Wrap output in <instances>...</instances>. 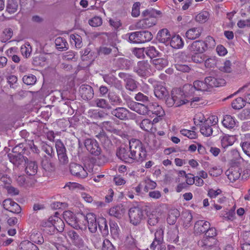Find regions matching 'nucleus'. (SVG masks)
I'll use <instances>...</instances> for the list:
<instances>
[{"instance_id": "8", "label": "nucleus", "mask_w": 250, "mask_h": 250, "mask_svg": "<svg viewBox=\"0 0 250 250\" xmlns=\"http://www.w3.org/2000/svg\"><path fill=\"white\" fill-rule=\"evenodd\" d=\"M21 145L15 146L13 149V153L8 154L10 161L16 166H19L25 162L24 157L21 154V152H20L19 149Z\"/></svg>"}, {"instance_id": "25", "label": "nucleus", "mask_w": 250, "mask_h": 250, "mask_svg": "<svg viewBox=\"0 0 250 250\" xmlns=\"http://www.w3.org/2000/svg\"><path fill=\"white\" fill-rule=\"evenodd\" d=\"M215 238H210L204 236L203 238L198 242V245L204 249H210L216 244Z\"/></svg>"}, {"instance_id": "5", "label": "nucleus", "mask_w": 250, "mask_h": 250, "mask_svg": "<svg viewBox=\"0 0 250 250\" xmlns=\"http://www.w3.org/2000/svg\"><path fill=\"white\" fill-rule=\"evenodd\" d=\"M130 222L134 226L139 224L145 218V211L141 207H134L128 211Z\"/></svg>"}, {"instance_id": "11", "label": "nucleus", "mask_w": 250, "mask_h": 250, "mask_svg": "<svg viewBox=\"0 0 250 250\" xmlns=\"http://www.w3.org/2000/svg\"><path fill=\"white\" fill-rule=\"evenodd\" d=\"M84 146L86 149L92 154L98 156L101 153V148L95 140L92 139H86L84 142Z\"/></svg>"}, {"instance_id": "1", "label": "nucleus", "mask_w": 250, "mask_h": 250, "mask_svg": "<svg viewBox=\"0 0 250 250\" xmlns=\"http://www.w3.org/2000/svg\"><path fill=\"white\" fill-rule=\"evenodd\" d=\"M131 155L134 160L142 162L146 159L147 152L142 143L139 140L132 139L129 141Z\"/></svg>"}, {"instance_id": "15", "label": "nucleus", "mask_w": 250, "mask_h": 250, "mask_svg": "<svg viewBox=\"0 0 250 250\" xmlns=\"http://www.w3.org/2000/svg\"><path fill=\"white\" fill-rule=\"evenodd\" d=\"M117 156L125 163L131 164L134 162V159L131 155V151H128L125 147H121L117 152Z\"/></svg>"}, {"instance_id": "36", "label": "nucleus", "mask_w": 250, "mask_h": 250, "mask_svg": "<svg viewBox=\"0 0 250 250\" xmlns=\"http://www.w3.org/2000/svg\"><path fill=\"white\" fill-rule=\"evenodd\" d=\"M154 93L157 98L162 99L167 95V91L164 86L160 83L159 85L155 86Z\"/></svg>"}, {"instance_id": "27", "label": "nucleus", "mask_w": 250, "mask_h": 250, "mask_svg": "<svg viewBox=\"0 0 250 250\" xmlns=\"http://www.w3.org/2000/svg\"><path fill=\"white\" fill-rule=\"evenodd\" d=\"M157 40L162 43H168L171 39V35L167 29L160 30L157 35Z\"/></svg>"}, {"instance_id": "55", "label": "nucleus", "mask_w": 250, "mask_h": 250, "mask_svg": "<svg viewBox=\"0 0 250 250\" xmlns=\"http://www.w3.org/2000/svg\"><path fill=\"white\" fill-rule=\"evenodd\" d=\"M21 51L23 56L27 58L30 56L32 52L31 46L29 43H26L25 45L21 46Z\"/></svg>"}, {"instance_id": "13", "label": "nucleus", "mask_w": 250, "mask_h": 250, "mask_svg": "<svg viewBox=\"0 0 250 250\" xmlns=\"http://www.w3.org/2000/svg\"><path fill=\"white\" fill-rule=\"evenodd\" d=\"M157 23V19L153 17H148L137 22L135 26L136 29H146L153 26Z\"/></svg>"}, {"instance_id": "41", "label": "nucleus", "mask_w": 250, "mask_h": 250, "mask_svg": "<svg viewBox=\"0 0 250 250\" xmlns=\"http://www.w3.org/2000/svg\"><path fill=\"white\" fill-rule=\"evenodd\" d=\"M180 213L177 209L171 210L168 214L167 218V222L169 225H173L176 222L177 218L179 216Z\"/></svg>"}, {"instance_id": "63", "label": "nucleus", "mask_w": 250, "mask_h": 250, "mask_svg": "<svg viewBox=\"0 0 250 250\" xmlns=\"http://www.w3.org/2000/svg\"><path fill=\"white\" fill-rule=\"evenodd\" d=\"M195 54L192 56V60L196 63H201L205 60V55L203 53H194Z\"/></svg>"}, {"instance_id": "50", "label": "nucleus", "mask_w": 250, "mask_h": 250, "mask_svg": "<svg viewBox=\"0 0 250 250\" xmlns=\"http://www.w3.org/2000/svg\"><path fill=\"white\" fill-rule=\"evenodd\" d=\"M240 146L243 152L250 157V141L242 140L240 143Z\"/></svg>"}, {"instance_id": "44", "label": "nucleus", "mask_w": 250, "mask_h": 250, "mask_svg": "<svg viewBox=\"0 0 250 250\" xmlns=\"http://www.w3.org/2000/svg\"><path fill=\"white\" fill-rule=\"evenodd\" d=\"M153 64L157 69L160 70L167 65L168 62L165 59L158 58L153 60Z\"/></svg>"}, {"instance_id": "64", "label": "nucleus", "mask_w": 250, "mask_h": 250, "mask_svg": "<svg viewBox=\"0 0 250 250\" xmlns=\"http://www.w3.org/2000/svg\"><path fill=\"white\" fill-rule=\"evenodd\" d=\"M103 78L106 83L110 85H112L117 79V78L111 74L103 75Z\"/></svg>"}, {"instance_id": "30", "label": "nucleus", "mask_w": 250, "mask_h": 250, "mask_svg": "<svg viewBox=\"0 0 250 250\" xmlns=\"http://www.w3.org/2000/svg\"><path fill=\"white\" fill-rule=\"evenodd\" d=\"M103 126L106 130L115 134L122 136L123 132L119 128H116L114 123L110 121H105L103 123Z\"/></svg>"}, {"instance_id": "60", "label": "nucleus", "mask_w": 250, "mask_h": 250, "mask_svg": "<svg viewBox=\"0 0 250 250\" xmlns=\"http://www.w3.org/2000/svg\"><path fill=\"white\" fill-rule=\"evenodd\" d=\"M141 4L139 2H135L132 8L131 15L133 17H138L140 14V7Z\"/></svg>"}, {"instance_id": "31", "label": "nucleus", "mask_w": 250, "mask_h": 250, "mask_svg": "<svg viewBox=\"0 0 250 250\" xmlns=\"http://www.w3.org/2000/svg\"><path fill=\"white\" fill-rule=\"evenodd\" d=\"M202 30L199 27L191 28L186 32V36L188 39L195 40L200 36Z\"/></svg>"}, {"instance_id": "57", "label": "nucleus", "mask_w": 250, "mask_h": 250, "mask_svg": "<svg viewBox=\"0 0 250 250\" xmlns=\"http://www.w3.org/2000/svg\"><path fill=\"white\" fill-rule=\"evenodd\" d=\"M239 118L241 120L250 119V107H246L243 109L239 114Z\"/></svg>"}, {"instance_id": "34", "label": "nucleus", "mask_w": 250, "mask_h": 250, "mask_svg": "<svg viewBox=\"0 0 250 250\" xmlns=\"http://www.w3.org/2000/svg\"><path fill=\"white\" fill-rule=\"evenodd\" d=\"M185 56V54L183 53L177 55L176 59L177 61V63L175 64V67L178 71H182L183 72H187L190 70V67L187 64L181 63L178 61V59L180 58H183Z\"/></svg>"}, {"instance_id": "2", "label": "nucleus", "mask_w": 250, "mask_h": 250, "mask_svg": "<svg viewBox=\"0 0 250 250\" xmlns=\"http://www.w3.org/2000/svg\"><path fill=\"white\" fill-rule=\"evenodd\" d=\"M59 213H55V215L49 218L48 220L45 221L44 226L51 229L50 231L51 234H53L56 230L62 232L64 228V224L62 220L58 216Z\"/></svg>"}, {"instance_id": "10", "label": "nucleus", "mask_w": 250, "mask_h": 250, "mask_svg": "<svg viewBox=\"0 0 250 250\" xmlns=\"http://www.w3.org/2000/svg\"><path fill=\"white\" fill-rule=\"evenodd\" d=\"M184 88L185 90H189L190 94L193 92L194 90L201 91H208V86L205 81H195L193 83V86L190 84H186L184 86Z\"/></svg>"}, {"instance_id": "23", "label": "nucleus", "mask_w": 250, "mask_h": 250, "mask_svg": "<svg viewBox=\"0 0 250 250\" xmlns=\"http://www.w3.org/2000/svg\"><path fill=\"white\" fill-rule=\"evenodd\" d=\"M63 217L66 222L72 227H79V225L77 224V222H76L77 217H76L72 212L69 210L63 212Z\"/></svg>"}, {"instance_id": "61", "label": "nucleus", "mask_w": 250, "mask_h": 250, "mask_svg": "<svg viewBox=\"0 0 250 250\" xmlns=\"http://www.w3.org/2000/svg\"><path fill=\"white\" fill-rule=\"evenodd\" d=\"M125 87L131 91H134L137 88L135 81L132 79H128L126 81Z\"/></svg>"}, {"instance_id": "51", "label": "nucleus", "mask_w": 250, "mask_h": 250, "mask_svg": "<svg viewBox=\"0 0 250 250\" xmlns=\"http://www.w3.org/2000/svg\"><path fill=\"white\" fill-rule=\"evenodd\" d=\"M203 42H204L207 51L209 49L213 48L216 45L214 39L210 36H207L205 41H203Z\"/></svg>"}, {"instance_id": "47", "label": "nucleus", "mask_w": 250, "mask_h": 250, "mask_svg": "<svg viewBox=\"0 0 250 250\" xmlns=\"http://www.w3.org/2000/svg\"><path fill=\"white\" fill-rule=\"evenodd\" d=\"M20 248L21 250H39L36 245L28 240L22 242L20 244Z\"/></svg>"}, {"instance_id": "3", "label": "nucleus", "mask_w": 250, "mask_h": 250, "mask_svg": "<svg viewBox=\"0 0 250 250\" xmlns=\"http://www.w3.org/2000/svg\"><path fill=\"white\" fill-rule=\"evenodd\" d=\"M152 37L151 33L148 31L134 32L129 34V41L134 43H142L150 41Z\"/></svg>"}, {"instance_id": "40", "label": "nucleus", "mask_w": 250, "mask_h": 250, "mask_svg": "<svg viewBox=\"0 0 250 250\" xmlns=\"http://www.w3.org/2000/svg\"><path fill=\"white\" fill-rule=\"evenodd\" d=\"M170 45L176 49L182 48L184 45V42L179 35H176L171 38Z\"/></svg>"}, {"instance_id": "16", "label": "nucleus", "mask_w": 250, "mask_h": 250, "mask_svg": "<svg viewBox=\"0 0 250 250\" xmlns=\"http://www.w3.org/2000/svg\"><path fill=\"white\" fill-rule=\"evenodd\" d=\"M79 93L81 97L85 100H90L94 96V91L92 87L87 84L82 85L79 89Z\"/></svg>"}, {"instance_id": "38", "label": "nucleus", "mask_w": 250, "mask_h": 250, "mask_svg": "<svg viewBox=\"0 0 250 250\" xmlns=\"http://www.w3.org/2000/svg\"><path fill=\"white\" fill-rule=\"evenodd\" d=\"M20 0H7L6 11L10 14L15 13L19 7Z\"/></svg>"}, {"instance_id": "24", "label": "nucleus", "mask_w": 250, "mask_h": 250, "mask_svg": "<svg viewBox=\"0 0 250 250\" xmlns=\"http://www.w3.org/2000/svg\"><path fill=\"white\" fill-rule=\"evenodd\" d=\"M129 112L125 107H117L111 111V114L120 120H124L128 119Z\"/></svg>"}, {"instance_id": "62", "label": "nucleus", "mask_w": 250, "mask_h": 250, "mask_svg": "<svg viewBox=\"0 0 250 250\" xmlns=\"http://www.w3.org/2000/svg\"><path fill=\"white\" fill-rule=\"evenodd\" d=\"M101 249L102 250H114V247L109 240L104 239Z\"/></svg>"}, {"instance_id": "46", "label": "nucleus", "mask_w": 250, "mask_h": 250, "mask_svg": "<svg viewBox=\"0 0 250 250\" xmlns=\"http://www.w3.org/2000/svg\"><path fill=\"white\" fill-rule=\"evenodd\" d=\"M55 43L58 49L65 50L68 48V43L66 40L62 37H58L56 38Z\"/></svg>"}, {"instance_id": "20", "label": "nucleus", "mask_w": 250, "mask_h": 250, "mask_svg": "<svg viewBox=\"0 0 250 250\" xmlns=\"http://www.w3.org/2000/svg\"><path fill=\"white\" fill-rule=\"evenodd\" d=\"M241 172V169L238 167H231L227 170L226 174L230 181L233 182L240 178Z\"/></svg>"}, {"instance_id": "29", "label": "nucleus", "mask_w": 250, "mask_h": 250, "mask_svg": "<svg viewBox=\"0 0 250 250\" xmlns=\"http://www.w3.org/2000/svg\"><path fill=\"white\" fill-rule=\"evenodd\" d=\"M222 124L223 126L228 129H233L236 124V120L234 117H232L229 115H226L224 116L222 121Z\"/></svg>"}, {"instance_id": "12", "label": "nucleus", "mask_w": 250, "mask_h": 250, "mask_svg": "<svg viewBox=\"0 0 250 250\" xmlns=\"http://www.w3.org/2000/svg\"><path fill=\"white\" fill-rule=\"evenodd\" d=\"M70 171L73 176L79 178H84L88 174L83 167L76 163L70 164Z\"/></svg>"}, {"instance_id": "9", "label": "nucleus", "mask_w": 250, "mask_h": 250, "mask_svg": "<svg viewBox=\"0 0 250 250\" xmlns=\"http://www.w3.org/2000/svg\"><path fill=\"white\" fill-rule=\"evenodd\" d=\"M127 106L132 110L142 115H148V105L137 103L133 101L127 102Z\"/></svg>"}, {"instance_id": "53", "label": "nucleus", "mask_w": 250, "mask_h": 250, "mask_svg": "<svg viewBox=\"0 0 250 250\" xmlns=\"http://www.w3.org/2000/svg\"><path fill=\"white\" fill-rule=\"evenodd\" d=\"M55 147L58 156L66 154V148L62 141L57 140L55 143Z\"/></svg>"}, {"instance_id": "56", "label": "nucleus", "mask_w": 250, "mask_h": 250, "mask_svg": "<svg viewBox=\"0 0 250 250\" xmlns=\"http://www.w3.org/2000/svg\"><path fill=\"white\" fill-rule=\"evenodd\" d=\"M23 83L27 85H33L36 82V77L33 75H25L22 78Z\"/></svg>"}, {"instance_id": "48", "label": "nucleus", "mask_w": 250, "mask_h": 250, "mask_svg": "<svg viewBox=\"0 0 250 250\" xmlns=\"http://www.w3.org/2000/svg\"><path fill=\"white\" fill-rule=\"evenodd\" d=\"M94 103L97 107L100 108L107 109H111L112 108L108 102L104 99H96L94 100Z\"/></svg>"}, {"instance_id": "39", "label": "nucleus", "mask_w": 250, "mask_h": 250, "mask_svg": "<svg viewBox=\"0 0 250 250\" xmlns=\"http://www.w3.org/2000/svg\"><path fill=\"white\" fill-rule=\"evenodd\" d=\"M208 122H204L200 125V132L204 136L208 137L212 135L213 130Z\"/></svg>"}, {"instance_id": "59", "label": "nucleus", "mask_w": 250, "mask_h": 250, "mask_svg": "<svg viewBox=\"0 0 250 250\" xmlns=\"http://www.w3.org/2000/svg\"><path fill=\"white\" fill-rule=\"evenodd\" d=\"M70 39L72 43H74L77 48H80L82 46V38L78 35H71Z\"/></svg>"}, {"instance_id": "19", "label": "nucleus", "mask_w": 250, "mask_h": 250, "mask_svg": "<svg viewBox=\"0 0 250 250\" xmlns=\"http://www.w3.org/2000/svg\"><path fill=\"white\" fill-rule=\"evenodd\" d=\"M188 48L193 53H203L207 51L204 42L202 40L194 41L188 46Z\"/></svg>"}, {"instance_id": "43", "label": "nucleus", "mask_w": 250, "mask_h": 250, "mask_svg": "<svg viewBox=\"0 0 250 250\" xmlns=\"http://www.w3.org/2000/svg\"><path fill=\"white\" fill-rule=\"evenodd\" d=\"M108 98L113 105H120L122 103V100L120 96L114 92H110L108 95Z\"/></svg>"}, {"instance_id": "52", "label": "nucleus", "mask_w": 250, "mask_h": 250, "mask_svg": "<svg viewBox=\"0 0 250 250\" xmlns=\"http://www.w3.org/2000/svg\"><path fill=\"white\" fill-rule=\"evenodd\" d=\"M152 125L151 121L148 119H144L140 124V127L146 131L150 130L152 127Z\"/></svg>"}, {"instance_id": "7", "label": "nucleus", "mask_w": 250, "mask_h": 250, "mask_svg": "<svg viewBox=\"0 0 250 250\" xmlns=\"http://www.w3.org/2000/svg\"><path fill=\"white\" fill-rule=\"evenodd\" d=\"M80 219L84 220L89 231L95 233L97 230L98 220H96V215L93 213H88L86 215L83 213L80 214Z\"/></svg>"}, {"instance_id": "45", "label": "nucleus", "mask_w": 250, "mask_h": 250, "mask_svg": "<svg viewBox=\"0 0 250 250\" xmlns=\"http://www.w3.org/2000/svg\"><path fill=\"white\" fill-rule=\"evenodd\" d=\"M30 239L33 242L38 244H42L44 242L42 234L39 232H36V231L31 233L30 236Z\"/></svg>"}, {"instance_id": "14", "label": "nucleus", "mask_w": 250, "mask_h": 250, "mask_svg": "<svg viewBox=\"0 0 250 250\" xmlns=\"http://www.w3.org/2000/svg\"><path fill=\"white\" fill-rule=\"evenodd\" d=\"M208 91L214 87H219L225 85L226 81L222 78H216L213 77H208L205 79Z\"/></svg>"}, {"instance_id": "17", "label": "nucleus", "mask_w": 250, "mask_h": 250, "mask_svg": "<svg viewBox=\"0 0 250 250\" xmlns=\"http://www.w3.org/2000/svg\"><path fill=\"white\" fill-rule=\"evenodd\" d=\"M151 114L161 117L165 115V111L162 106L157 103H150L148 104V115Z\"/></svg>"}, {"instance_id": "54", "label": "nucleus", "mask_w": 250, "mask_h": 250, "mask_svg": "<svg viewBox=\"0 0 250 250\" xmlns=\"http://www.w3.org/2000/svg\"><path fill=\"white\" fill-rule=\"evenodd\" d=\"M145 49L146 54L150 58L156 57L159 54V52L154 46H149Z\"/></svg>"}, {"instance_id": "35", "label": "nucleus", "mask_w": 250, "mask_h": 250, "mask_svg": "<svg viewBox=\"0 0 250 250\" xmlns=\"http://www.w3.org/2000/svg\"><path fill=\"white\" fill-rule=\"evenodd\" d=\"M98 225L103 236H106L108 234V228L106 220L104 218H100L98 219Z\"/></svg>"}, {"instance_id": "49", "label": "nucleus", "mask_w": 250, "mask_h": 250, "mask_svg": "<svg viewBox=\"0 0 250 250\" xmlns=\"http://www.w3.org/2000/svg\"><path fill=\"white\" fill-rule=\"evenodd\" d=\"M245 100L241 97H238L233 101L231 105L233 108L235 109H240L245 106Z\"/></svg>"}, {"instance_id": "18", "label": "nucleus", "mask_w": 250, "mask_h": 250, "mask_svg": "<svg viewBox=\"0 0 250 250\" xmlns=\"http://www.w3.org/2000/svg\"><path fill=\"white\" fill-rule=\"evenodd\" d=\"M209 227H210V224L208 222L202 220H198L194 225V233L197 234L205 233Z\"/></svg>"}, {"instance_id": "33", "label": "nucleus", "mask_w": 250, "mask_h": 250, "mask_svg": "<svg viewBox=\"0 0 250 250\" xmlns=\"http://www.w3.org/2000/svg\"><path fill=\"white\" fill-rule=\"evenodd\" d=\"M38 170V165L35 162L27 161L26 163L25 172L28 175H35Z\"/></svg>"}, {"instance_id": "42", "label": "nucleus", "mask_w": 250, "mask_h": 250, "mask_svg": "<svg viewBox=\"0 0 250 250\" xmlns=\"http://www.w3.org/2000/svg\"><path fill=\"white\" fill-rule=\"evenodd\" d=\"M42 150L46 153L47 158H53L55 155V150L53 147L47 144H43L42 146Z\"/></svg>"}, {"instance_id": "28", "label": "nucleus", "mask_w": 250, "mask_h": 250, "mask_svg": "<svg viewBox=\"0 0 250 250\" xmlns=\"http://www.w3.org/2000/svg\"><path fill=\"white\" fill-rule=\"evenodd\" d=\"M155 238L150 245L151 249H154L157 245L162 244L164 241V231L162 229L156 230L155 234Z\"/></svg>"}, {"instance_id": "22", "label": "nucleus", "mask_w": 250, "mask_h": 250, "mask_svg": "<svg viewBox=\"0 0 250 250\" xmlns=\"http://www.w3.org/2000/svg\"><path fill=\"white\" fill-rule=\"evenodd\" d=\"M237 138L235 135L223 134L220 137V140L222 147L226 148L232 146L236 141Z\"/></svg>"}, {"instance_id": "21", "label": "nucleus", "mask_w": 250, "mask_h": 250, "mask_svg": "<svg viewBox=\"0 0 250 250\" xmlns=\"http://www.w3.org/2000/svg\"><path fill=\"white\" fill-rule=\"evenodd\" d=\"M67 234L75 246L80 248L83 247V240L75 231L73 230H69Z\"/></svg>"}, {"instance_id": "58", "label": "nucleus", "mask_w": 250, "mask_h": 250, "mask_svg": "<svg viewBox=\"0 0 250 250\" xmlns=\"http://www.w3.org/2000/svg\"><path fill=\"white\" fill-rule=\"evenodd\" d=\"M104 240L99 235H94L92 238V241L95 248L101 249Z\"/></svg>"}, {"instance_id": "32", "label": "nucleus", "mask_w": 250, "mask_h": 250, "mask_svg": "<svg viewBox=\"0 0 250 250\" xmlns=\"http://www.w3.org/2000/svg\"><path fill=\"white\" fill-rule=\"evenodd\" d=\"M52 158H47L46 155H44L42 158L41 165L42 168L46 171L51 172L54 169V165L52 163Z\"/></svg>"}, {"instance_id": "4", "label": "nucleus", "mask_w": 250, "mask_h": 250, "mask_svg": "<svg viewBox=\"0 0 250 250\" xmlns=\"http://www.w3.org/2000/svg\"><path fill=\"white\" fill-rule=\"evenodd\" d=\"M175 102V106L178 107L188 103L191 99L188 98L190 93L188 92L183 88V90L174 89L172 90Z\"/></svg>"}, {"instance_id": "6", "label": "nucleus", "mask_w": 250, "mask_h": 250, "mask_svg": "<svg viewBox=\"0 0 250 250\" xmlns=\"http://www.w3.org/2000/svg\"><path fill=\"white\" fill-rule=\"evenodd\" d=\"M150 68L151 66L148 61L143 60L137 62L133 68V71L140 77H148L151 74Z\"/></svg>"}, {"instance_id": "37", "label": "nucleus", "mask_w": 250, "mask_h": 250, "mask_svg": "<svg viewBox=\"0 0 250 250\" xmlns=\"http://www.w3.org/2000/svg\"><path fill=\"white\" fill-rule=\"evenodd\" d=\"M124 213V208L122 206H116L111 208L109 211V214L110 216H114L116 218H121Z\"/></svg>"}, {"instance_id": "26", "label": "nucleus", "mask_w": 250, "mask_h": 250, "mask_svg": "<svg viewBox=\"0 0 250 250\" xmlns=\"http://www.w3.org/2000/svg\"><path fill=\"white\" fill-rule=\"evenodd\" d=\"M114 62L116 66L122 69H128L131 65V61L124 58H116Z\"/></svg>"}]
</instances>
